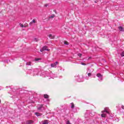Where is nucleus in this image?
Listing matches in <instances>:
<instances>
[{"label": "nucleus", "instance_id": "nucleus-12", "mask_svg": "<svg viewBox=\"0 0 124 124\" xmlns=\"http://www.w3.org/2000/svg\"><path fill=\"white\" fill-rule=\"evenodd\" d=\"M102 118H106V114L103 113L101 114Z\"/></svg>", "mask_w": 124, "mask_h": 124}, {"label": "nucleus", "instance_id": "nucleus-10", "mask_svg": "<svg viewBox=\"0 0 124 124\" xmlns=\"http://www.w3.org/2000/svg\"><path fill=\"white\" fill-rule=\"evenodd\" d=\"M19 26L21 28H26V27H27L26 26H24V25L21 23L19 24Z\"/></svg>", "mask_w": 124, "mask_h": 124}, {"label": "nucleus", "instance_id": "nucleus-18", "mask_svg": "<svg viewBox=\"0 0 124 124\" xmlns=\"http://www.w3.org/2000/svg\"><path fill=\"white\" fill-rule=\"evenodd\" d=\"M78 57H79L80 58H81V57H82V54H81V53H78Z\"/></svg>", "mask_w": 124, "mask_h": 124}, {"label": "nucleus", "instance_id": "nucleus-1", "mask_svg": "<svg viewBox=\"0 0 124 124\" xmlns=\"http://www.w3.org/2000/svg\"><path fill=\"white\" fill-rule=\"evenodd\" d=\"M43 51H50V49H48L47 46H44L42 49H40V52H43Z\"/></svg>", "mask_w": 124, "mask_h": 124}, {"label": "nucleus", "instance_id": "nucleus-3", "mask_svg": "<svg viewBox=\"0 0 124 124\" xmlns=\"http://www.w3.org/2000/svg\"><path fill=\"white\" fill-rule=\"evenodd\" d=\"M55 17H56V15L53 14L51 16H48V20H51V19H52V18H55Z\"/></svg>", "mask_w": 124, "mask_h": 124}, {"label": "nucleus", "instance_id": "nucleus-19", "mask_svg": "<svg viewBox=\"0 0 124 124\" xmlns=\"http://www.w3.org/2000/svg\"><path fill=\"white\" fill-rule=\"evenodd\" d=\"M40 60V59H39V58H35V61H36V62L39 61Z\"/></svg>", "mask_w": 124, "mask_h": 124}, {"label": "nucleus", "instance_id": "nucleus-8", "mask_svg": "<svg viewBox=\"0 0 124 124\" xmlns=\"http://www.w3.org/2000/svg\"><path fill=\"white\" fill-rule=\"evenodd\" d=\"M42 108H43V105H41L40 106V107L38 108V109L41 110V109H42Z\"/></svg>", "mask_w": 124, "mask_h": 124}, {"label": "nucleus", "instance_id": "nucleus-25", "mask_svg": "<svg viewBox=\"0 0 124 124\" xmlns=\"http://www.w3.org/2000/svg\"><path fill=\"white\" fill-rule=\"evenodd\" d=\"M88 76H91V75H92V73H88Z\"/></svg>", "mask_w": 124, "mask_h": 124}, {"label": "nucleus", "instance_id": "nucleus-27", "mask_svg": "<svg viewBox=\"0 0 124 124\" xmlns=\"http://www.w3.org/2000/svg\"><path fill=\"white\" fill-rule=\"evenodd\" d=\"M53 11L54 12H55L56 14H57V12H56V10H54Z\"/></svg>", "mask_w": 124, "mask_h": 124}, {"label": "nucleus", "instance_id": "nucleus-16", "mask_svg": "<svg viewBox=\"0 0 124 124\" xmlns=\"http://www.w3.org/2000/svg\"><path fill=\"white\" fill-rule=\"evenodd\" d=\"M31 62H28L26 63V65H31Z\"/></svg>", "mask_w": 124, "mask_h": 124}, {"label": "nucleus", "instance_id": "nucleus-2", "mask_svg": "<svg viewBox=\"0 0 124 124\" xmlns=\"http://www.w3.org/2000/svg\"><path fill=\"white\" fill-rule=\"evenodd\" d=\"M105 112L107 113V114H110V112H109V111H107V109L106 108H104V110H102L101 111V113H102V114H104V113H105Z\"/></svg>", "mask_w": 124, "mask_h": 124}, {"label": "nucleus", "instance_id": "nucleus-17", "mask_svg": "<svg viewBox=\"0 0 124 124\" xmlns=\"http://www.w3.org/2000/svg\"><path fill=\"white\" fill-rule=\"evenodd\" d=\"M64 44H65V45H68V43L67 41H64Z\"/></svg>", "mask_w": 124, "mask_h": 124}, {"label": "nucleus", "instance_id": "nucleus-22", "mask_svg": "<svg viewBox=\"0 0 124 124\" xmlns=\"http://www.w3.org/2000/svg\"><path fill=\"white\" fill-rule=\"evenodd\" d=\"M34 41H35L36 42H37V41H38V39L37 38H35Z\"/></svg>", "mask_w": 124, "mask_h": 124}, {"label": "nucleus", "instance_id": "nucleus-26", "mask_svg": "<svg viewBox=\"0 0 124 124\" xmlns=\"http://www.w3.org/2000/svg\"><path fill=\"white\" fill-rule=\"evenodd\" d=\"M29 124H32V121L31 120H30L29 121Z\"/></svg>", "mask_w": 124, "mask_h": 124}, {"label": "nucleus", "instance_id": "nucleus-9", "mask_svg": "<svg viewBox=\"0 0 124 124\" xmlns=\"http://www.w3.org/2000/svg\"><path fill=\"white\" fill-rule=\"evenodd\" d=\"M49 123H48V120H45L44 121L43 124H48Z\"/></svg>", "mask_w": 124, "mask_h": 124}, {"label": "nucleus", "instance_id": "nucleus-24", "mask_svg": "<svg viewBox=\"0 0 124 124\" xmlns=\"http://www.w3.org/2000/svg\"><path fill=\"white\" fill-rule=\"evenodd\" d=\"M48 4H45V5H44V6H45V7H47V6H48Z\"/></svg>", "mask_w": 124, "mask_h": 124}, {"label": "nucleus", "instance_id": "nucleus-11", "mask_svg": "<svg viewBox=\"0 0 124 124\" xmlns=\"http://www.w3.org/2000/svg\"><path fill=\"white\" fill-rule=\"evenodd\" d=\"M44 98H49V95L48 94L44 95Z\"/></svg>", "mask_w": 124, "mask_h": 124}, {"label": "nucleus", "instance_id": "nucleus-23", "mask_svg": "<svg viewBox=\"0 0 124 124\" xmlns=\"http://www.w3.org/2000/svg\"><path fill=\"white\" fill-rule=\"evenodd\" d=\"M81 64H82V65H86V63L83 62H81Z\"/></svg>", "mask_w": 124, "mask_h": 124}, {"label": "nucleus", "instance_id": "nucleus-5", "mask_svg": "<svg viewBox=\"0 0 124 124\" xmlns=\"http://www.w3.org/2000/svg\"><path fill=\"white\" fill-rule=\"evenodd\" d=\"M118 29H119V30L120 31H124V28H123V27H122V26H119L118 27Z\"/></svg>", "mask_w": 124, "mask_h": 124}, {"label": "nucleus", "instance_id": "nucleus-14", "mask_svg": "<svg viewBox=\"0 0 124 124\" xmlns=\"http://www.w3.org/2000/svg\"><path fill=\"white\" fill-rule=\"evenodd\" d=\"M71 108H74L75 107V105H74V103H72L71 104Z\"/></svg>", "mask_w": 124, "mask_h": 124}, {"label": "nucleus", "instance_id": "nucleus-7", "mask_svg": "<svg viewBox=\"0 0 124 124\" xmlns=\"http://www.w3.org/2000/svg\"><path fill=\"white\" fill-rule=\"evenodd\" d=\"M35 114L36 116H42V114L39 113H38V112L35 113Z\"/></svg>", "mask_w": 124, "mask_h": 124}, {"label": "nucleus", "instance_id": "nucleus-13", "mask_svg": "<svg viewBox=\"0 0 124 124\" xmlns=\"http://www.w3.org/2000/svg\"><path fill=\"white\" fill-rule=\"evenodd\" d=\"M32 23H36V21L35 20V19H33L32 21L31 22L30 24H32Z\"/></svg>", "mask_w": 124, "mask_h": 124}, {"label": "nucleus", "instance_id": "nucleus-6", "mask_svg": "<svg viewBox=\"0 0 124 124\" xmlns=\"http://www.w3.org/2000/svg\"><path fill=\"white\" fill-rule=\"evenodd\" d=\"M48 37L50 38L51 39H54L55 38V36L52 35L51 34L48 35Z\"/></svg>", "mask_w": 124, "mask_h": 124}, {"label": "nucleus", "instance_id": "nucleus-15", "mask_svg": "<svg viewBox=\"0 0 124 124\" xmlns=\"http://www.w3.org/2000/svg\"><path fill=\"white\" fill-rule=\"evenodd\" d=\"M97 77H102V75L100 74H97Z\"/></svg>", "mask_w": 124, "mask_h": 124}, {"label": "nucleus", "instance_id": "nucleus-21", "mask_svg": "<svg viewBox=\"0 0 124 124\" xmlns=\"http://www.w3.org/2000/svg\"><path fill=\"white\" fill-rule=\"evenodd\" d=\"M121 56L122 57H124V51H123L122 54H121Z\"/></svg>", "mask_w": 124, "mask_h": 124}, {"label": "nucleus", "instance_id": "nucleus-20", "mask_svg": "<svg viewBox=\"0 0 124 124\" xmlns=\"http://www.w3.org/2000/svg\"><path fill=\"white\" fill-rule=\"evenodd\" d=\"M66 124H71V123H70V122L69 121V120H68L66 122Z\"/></svg>", "mask_w": 124, "mask_h": 124}, {"label": "nucleus", "instance_id": "nucleus-4", "mask_svg": "<svg viewBox=\"0 0 124 124\" xmlns=\"http://www.w3.org/2000/svg\"><path fill=\"white\" fill-rule=\"evenodd\" d=\"M58 64V62H56L55 63L51 64V67H55Z\"/></svg>", "mask_w": 124, "mask_h": 124}]
</instances>
